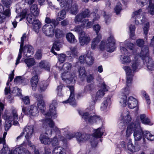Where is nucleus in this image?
Segmentation results:
<instances>
[{"mask_svg": "<svg viewBox=\"0 0 154 154\" xmlns=\"http://www.w3.org/2000/svg\"><path fill=\"white\" fill-rule=\"evenodd\" d=\"M140 118L142 123L147 125H153V123L150 122L149 119L146 117V115L144 114L140 115Z\"/></svg>", "mask_w": 154, "mask_h": 154, "instance_id": "72a5a7b5", "label": "nucleus"}, {"mask_svg": "<svg viewBox=\"0 0 154 154\" xmlns=\"http://www.w3.org/2000/svg\"><path fill=\"white\" fill-rule=\"evenodd\" d=\"M27 9L26 8L23 10L22 12L20 14H18L16 16V19L18 18H20L19 21H21L23 19L25 18L26 13H27Z\"/></svg>", "mask_w": 154, "mask_h": 154, "instance_id": "c03bdc74", "label": "nucleus"}, {"mask_svg": "<svg viewBox=\"0 0 154 154\" xmlns=\"http://www.w3.org/2000/svg\"><path fill=\"white\" fill-rule=\"evenodd\" d=\"M149 27V23L147 22L145 23L143 26V28L144 34H145L146 35L148 33Z\"/></svg>", "mask_w": 154, "mask_h": 154, "instance_id": "864d4df0", "label": "nucleus"}, {"mask_svg": "<svg viewBox=\"0 0 154 154\" xmlns=\"http://www.w3.org/2000/svg\"><path fill=\"white\" fill-rule=\"evenodd\" d=\"M84 18L82 17L80 13L79 14L75 16L74 20V22L76 24H79V22H82Z\"/></svg>", "mask_w": 154, "mask_h": 154, "instance_id": "8fccbe9b", "label": "nucleus"}, {"mask_svg": "<svg viewBox=\"0 0 154 154\" xmlns=\"http://www.w3.org/2000/svg\"><path fill=\"white\" fill-rule=\"evenodd\" d=\"M57 106L56 100H53L49 106V112L45 114L46 117L45 120L42 121L43 127L45 128L46 132L45 134H41L39 139L41 143L45 145L50 144L51 140V138L48 137L45 134L51 135L52 134V130H53L55 132H59V133L60 132L59 128L55 125L54 122L51 118V117L54 119L57 117L56 108Z\"/></svg>", "mask_w": 154, "mask_h": 154, "instance_id": "f257e3e1", "label": "nucleus"}, {"mask_svg": "<svg viewBox=\"0 0 154 154\" xmlns=\"http://www.w3.org/2000/svg\"><path fill=\"white\" fill-rule=\"evenodd\" d=\"M33 130L34 127L33 126H26L24 128L23 132L21 133L20 135L17 137V140H18L23 137L24 134H25V137L27 140L30 139L32 136Z\"/></svg>", "mask_w": 154, "mask_h": 154, "instance_id": "ddd939ff", "label": "nucleus"}, {"mask_svg": "<svg viewBox=\"0 0 154 154\" xmlns=\"http://www.w3.org/2000/svg\"><path fill=\"white\" fill-rule=\"evenodd\" d=\"M66 13L64 10H62L57 14V21H60L66 17Z\"/></svg>", "mask_w": 154, "mask_h": 154, "instance_id": "e433bc0d", "label": "nucleus"}, {"mask_svg": "<svg viewBox=\"0 0 154 154\" xmlns=\"http://www.w3.org/2000/svg\"><path fill=\"white\" fill-rule=\"evenodd\" d=\"M143 13L141 9L134 12L132 14L131 20L135 21V23L137 25L139 24V22L138 20L142 16Z\"/></svg>", "mask_w": 154, "mask_h": 154, "instance_id": "aec40b11", "label": "nucleus"}, {"mask_svg": "<svg viewBox=\"0 0 154 154\" xmlns=\"http://www.w3.org/2000/svg\"><path fill=\"white\" fill-rule=\"evenodd\" d=\"M61 47V45L59 42H55L53 44V46L52 48L51 52L54 54L56 55L57 54L54 51V49L57 51H59L60 48Z\"/></svg>", "mask_w": 154, "mask_h": 154, "instance_id": "79ce46f5", "label": "nucleus"}, {"mask_svg": "<svg viewBox=\"0 0 154 154\" xmlns=\"http://www.w3.org/2000/svg\"><path fill=\"white\" fill-rule=\"evenodd\" d=\"M42 54L41 50H38L37 51L35 55V59L39 60L42 58Z\"/></svg>", "mask_w": 154, "mask_h": 154, "instance_id": "774afa93", "label": "nucleus"}, {"mask_svg": "<svg viewBox=\"0 0 154 154\" xmlns=\"http://www.w3.org/2000/svg\"><path fill=\"white\" fill-rule=\"evenodd\" d=\"M126 75V87L122 90L120 93L119 100L120 105L122 107H125L127 103L128 107L133 109L137 106L138 102L137 100L132 96L129 97L127 101V96L130 92V89L131 87L132 78L134 72L138 71L139 68H124Z\"/></svg>", "mask_w": 154, "mask_h": 154, "instance_id": "f03ea898", "label": "nucleus"}, {"mask_svg": "<svg viewBox=\"0 0 154 154\" xmlns=\"http://www.w3.org/2000/svg\"><path fill=\"white\" fill-rule=\"evenodd\" d=\"M94 131L92 136V138L90 140L91 146L93 147H94L97 146L98 143L97 138L101 137L103 135L105 130L103 128H99L97 129H94Z\"/></svg>", "mask_w": 154, "mask_h": 154, "instance_id": "1a4fd4ad", "label": "nucleus"}, {"mask_svg": "<svg viewBox=\"0 0 154 154\" xmlns=\"http://www.w3.org/2000/svg\"><path fill=\"white\" fill-rule=\"evenodd\" d=\"M66 38L68 42L71 43H74L77 42V40L75 38L74 35L71 32L67 33Z\"/></svg>", "mask_w": 154, "mask_h": 154, "instance_id": "4c0bfd02", "label": "nucleus"}, {"mask_svg": "<svg viewBox=\"0 0 154 154\" xmlns=\"http://www.w3.org/2000/svg\"><path fill=\"white\" fill-rule=\"evenodd\" d=\"M102 38V35L101 34H97L96 38H94L92 42L91 48L95 49L97 45L98 44Z\"/></svg>", "mask_w": 154, "mask_h": 154, "instance_id": "7c9ffc66", "label": "nucleus"}, {"mask_svg": "<svg viewBox=\"0 0 154 154\" xmlns=\"http://www.w3.org/2000/svg\"><path fill=\"white\" fill-rule=\"evenodd\" d=\"M79 75L83 77L86 76L85 68H79Z\"/></svg>", "mask_w": 154, "mask_h": 154, "instance_id": "0e129e2a", "label": "nucleus"}, {"mask_svg": "<svg viewBox=\"0 0 154 154\" xmlns=\"http://www.w3.org/2000/svg\"><path fill=\"white\" fill-rule=\"evenodd\" d=\"M71 51L67 52V54H69L70 56L71 57L72 55L73 57L77 56V48L76 47H71L70 48Z\"/></svg>", "mask_w": 154, "mask_h": 154, "instance_id": "a18cd8bd", "label": "nucleus"}, {"mask_svg": "<svg viewBox=\"0 0 154 154\" xmlns=\"http://www.w3.org/2000/svg\"><path fill=\"white\" fill-rule=\"evenodd\" d=\"M37 16H34L33 14L31 13L28 14L26 18L27 21L29 23L31 24L32 23L33 21L34 20L35 17Z\"/></svg>", "mask_w": 154, "mask_h": 154, "instance_id": "4d7b16f0", "label": "nucleus"}, {"mask_svg": "<svg viewBox=\"0 0 154 154\" xmlns=\"http://www.w3.org/2000/svg\"><path fill=\"white\" fill-rule=\"evenodd\" d=\"M148 47L145 45L142 47L140 55V57L143 60L144 64H146L147 67L154 66V62L152 61L151 58L149 56Z\"/></svg>", "mask_w": 154, "mask_h": 154, "instance_id": "6e6552de", "label": "nucleus"}, {"mask_svg": "<svg viewBox=\"0 0 154 154\" xmlns=\"http://www.w3.org/2000/svg\"><path fill=\"white\" fill-rule=\"evenodd\" d=\"M31 84L33 90L35 91L36 89L37 84L38 81V76L35 75L32 77L31 79Z\"/></svg>", "mask_w": 154, "mask_h": 154, "instance_id": "473e14b6", "label": "nucleus"}, {"mask_svg": "<svg viewBox=\"0 0 154 154\" xmlns=\"http://www.w3.org/2000/svg\"><path fill=\"white\" fill-rule=\"evenodd\" d=\"M7 134V132H5L3 133L2 137H0V144L2 143L3 145L6 144L5 139Z\"/></svg>", "mask_w": 154, "mask_h": 154, "instance_id": "e2e57ef3", "label": "nucleus"}, {"mask_svg": "<svg viewBox=\"0 0 154 154\" xmlns=\"http://www.w3.org/2000/svg\"><path fill=\"white\" fill-rule=\"evenodd\" d=\"M135 26L134 25H131L129 27L130 33V37L132 38L134 35V32L135 30Z\"/></svg>", "mask_w": 154, "mask_h": 154, "instance_id": "bf43d9fd", "label": "nucleus"}, {"mask_svg": "<svg viewBox=\"0 0 154 154\" xmlns=\"http://www.w3.org/2000/svg\"><path fill=\"white\" fill-rule=\"evenodd\" d=\"M139 121H136L134 122V140L136 141L140 140L142 138L145 137L150 141L154 140V135L151 134L149 131H143L140 127Z\"/></svg>", "mask_w": 154, "mask_h": 154, "instance_id": "7ed1b4c3", "label": "nucleus"}, {"mask_svg": "<svg viewBox=\"0 0 154 154\" xmlns=\"http://www.w3.org/2000/svg\"><path fill=\"white\" fill-rule=\"evenodd\" d=\"M35 96L38 101L37 106L39 111L43 113L45 111V105L43 100L42 95L36 94L35 95Z\"/></svg>", "mask_w": 154, "mask_h": 154, "instance_id": "2eb2a0df", "label": "nucleus"}, {"mask_svg": "<svg viewBox=\"0 0 154 154\" xmlns=\"http://www.w3.org/2000/svg\"><path fill=\"white\" fill-rule=\"evenodd\" d=\"M127 146L128 150L132 152H135L138 150L136 149L135 147L133 146L130 140H129Z\"/></svg>", "mask_w": 154, "mask_h": 154, "instance_id": "de8ad7c7", "label": "nucleus"}, {"mask_svg": "<svg viewBox=\"0 0 154 154\" xmlns=\"http://www.w3.org/2000/svg\"><path fill=\"white\" fill-rule=\"evenodd\" d=\"M65 149L60 146L55 147L52 152V154H66Z\"/></svg>", "mask_w": 154, "mask_h": 154, "instance_id": "2f4dec72", "label": "nucleus"}, {"mask_svg": "<svg viewBox=\"0 0 154 154\" xmlns=\"http://www.w3.org/2000/svg\"><path fill=\"white\" fill-rule=\"evenodd\" d=\"M100 18V16L99 15L96 14L95 17L93 19L92 22L88 21V19H84L82 21L83 26L86 29L91 28L94 24V22L99 19Z\"/></svg>", "mask_w": 154, "mask_h": 154, "instance_id": "6ab92c4d", "label": "nucleus"}, {"mask_svg": "<svg viewBox=\"0 0 154 154\" xmlns=\"http://www.w3.org/2000/svg\"><path fill=\"white\" fill-rule=\"evenodd\" d=\"M45 22L47 23L46 24H49V25H53L54 26L58 24V22L55 19H51L49 17H46L45 20Z\"/></svg>", "mask_w": 154, "mask_h": 154, "instance_id": "37998d69", "label": "nucleus"}, {"mask_svg": "<svg viewBox=\"0 0 154 154\" xmlns=\"http://www.w3.org/2000/svg\"><path fill=\"white\" fill-rule=\"evenodd\" d=\"M55 35L57 38H59L63 35V32L58 29L55 30Z\"/></svg>", "mask_w": 154, "mask_h": 154, "instance_id": "680f3d73", "label": "nucleus"}, {"mask_svg": "<svg viewBox=\"0 0 154 154\" xmlns=\"http://www.w3.org/2000/svg\"><path fill=\"white\" fill-rule=\"evenodd\" d=\"M39 10L36 4L32 5L30 8V12L34 16H38L39 13Z\"/></svg>", "mask_w": 154, "mask_h": 154, "instance_id": "c9c22d12", "label": "nucleus"}, {"mask_svg": "<svg viewBox=\"0 0 154 154\" xmlns=\"http://www.w3.org/2000/svg\"><path fill=\"white\" fill-rule=\"evenodd\" d=\"M73 0H60L59 4L61 8L69 9L72 4Z\"/></svg>", "mask_w": 154, "mask_h": 154, "instance_id": "5701e85b", "label": "nucleus"}, {"mask_svg": "<svg viewBox=\"0 0 154 154\" xmlns=\"http://www.w3.org/2000/svg\"><path fill=\"white\" fill-rule=\"evenodd\" d=\"M100 88L101 89L97 92L95 96H93L92 97V102L94 104L98 100H100L104 96L105 92L108 91L110 88L105 84L104 82H103L100 86Z\"/></svg>", "mask_w": 154, "mask_h": 154, "instance_id": "9d476101", "label": "nucleus"}, {"mask_svg": "<svg viewBox=\"0 0 154 154\" xmlns=\"http://www.w3.org/2000/svg\"><path fill=\"white\" fill-rule=\"evenodd\" d=\"M79 114L82 117V118L85 121H88L90 124L100 121V117L96 115H91L90 116L88 112L82 113V112L79 111Z\"/></svg>", "mask_w": 154, "mask_h": 154, "instance_id": "9b49d317", "label": "nucleus"}, {"mask_svg": "<svg viewBox=\"0 0 154 154\" xmlns=\"http://www.w3.org/2000/svg\"><path fill=\"white\" fill-rule=\"evenodd\" d=\"M84 18L88 17L90 15V11L88 9H85L80 13Z\"/></svg>", "mask_w": 154, "mask_h": 154, "instance_id": "5fc2aeb1", "label": "nucleus"}, {"mask_svg": "<svg viewBox=\"0 0 154 154\" xmlns=\"http://www.w3.org/2000/svg\"><path fill=\"white\" fill-rule=\"evenodd\" d=\"M34 48L31 46L25 45L23 48L24 55L27 57H30L34 54Z\"/></svg>", "mask_w": 154, "mask_h": 154, "instance_id": "412c9836", "label": "nucleus"}, {"mask_svg": "<svg viewBox=\"0 0 154 154\" xmlns=\"http://www.w3.org/2000/svg\"><path fill=\"white\" fill-rule=\"evenodd\" d=\"M83 26V24L82 23L81 25L77 26L74 28V31L78 33L79 36H80L82 34L84 35L85 33V32L83 31V29L84 28V27Z\"/></svg>", "mask_w": 154, "mask_h": 154, "instance_id": "58836bf2", "label": "nucleus"}, {"mask_svg": "<svg viewBox=\"0 0 154 154\" xmlns=\"http://www.w3.org/2000/svg\"><path fill=\"white\" fill-rule=\"evenodd\" d=\"M33 29L36 33L38 32L39 29L41 27V23L38 20H34L33 21L32 23Z\"/></svg>", "mask_w": 154, "mask_h": 154, "instance_id": "c756f323", "label": "nucleus"}, {"mask_svg": "<svg viewBox=\"0 0 154 154\" xmlns=\"http://www.w3.org/2000/svg\"><path fill=\"white\" fill-rule=\"evenodd\" d=\"M91 135L86 134H82L80 132L75 133V138L79 143H81L87 140Z\"/></svg>", "mask_w": 154, "mask_h": 154, "instance_id": "a211bd4d", "label": "nucleus"}, {"mask_svg": "<svg viewBox=\"0 0 154 154\" xmlns=\"http://www.w3.org/2000/svg\"><path fill=\"white\" fill-rule=\"evenodd\" d=\"M94 59L90 51H88L86 54L85 58V62L89 65H92L93 63Z\"/></svg>", "mask_w": 154, "mask_h": 154, "instance_id": "cd10ccee", "label": "nucleus"}, {"mask_svg": "<svg viewBox=\"0 0 154 154\" xmlns=\"http://www.w3.org/2000/svg\"><path fill=\"white\" fill-rule=\"evenodd\" d=\"M65 130V131H66L68 130L67 128H62L60 129V130H59L60 131V133L59 132L56 131V135L55 136L54 138H53L52 139L51 138V140L50 142V143H51L52 146H55L57 145H58L59 144V141L58 140V139L57 138V134H60L61 133V131H63Z\"/></svg>", "mask_w": 154, "mask_h": 154, "instance_id": "393cba45", "label": "nucleus"}, {"mask_svg": "<svg viewBox=\"0 0 154 154\" xmlns=\"http://www.w3.org/2000/svg\"><path fill=\"white\" fill-rule=\"evenodd\" d=\"M27 146V143L24 142L14 150H11L9 154H30L29 151L26 149Z\"/></svg>", "mask_w": 154, "mask_h": 154, "instance_id": "f8f14e48", "label": "nucleus"}, {"mask_svg": "<svg viewBox=\"0 0 154 154\" xmlns=\"http://www.w3.org/2000/svg\"><path fill=\"white\" fill-rule=\"evenodd\" d=\"M24 62L28 67L32 66L36 64L35 60L33 58L25 59Z\"/></svg>", "mask_w": 154, "mask_h": 154, "instance_id": "ea45409f", "label": "nucleus"}, {"mask_svg": "<svg viewBox=\"0 0 154 154\" xmlns=\"http://www.w3.org/2000/svg\"><path fill=\"white\" fill-rule=\"evenodd\" d=\"M126 55H121L120 60L122 64L128 65L131 63V60L130 57Z\"/></svg>", "mask_w": 154, "mask_h": 154, "instance_id": "c85d7f7f", "label": "nucleus"}, {"mask_svg": "<svg viewBox=\"0 0 154 154\" xmlns=\"http://www.w3.org/2000/svg\"><path fill=\"white\" fill-rule=\"evenodd\" d=\"M49 83L47 81H43L40 82L39 84V91L40 92H44L47 89Z\"/></svg>", "mask_w": 154, "mask_h": 154, "instance_id": "f704fd0d", "label": "nucleus"}, {"mask_svg": "<svg viewBox=\"0 0 154 154\" xmlns=\"http://www.w3.org/2000/svg\"><path fill=\"white\" fill-rule=\"evenodd\" d=\"M26 38V34L24 33L23 34L21 38V42L19 49V53L18 56L16 61L15 65H17L20 63V60L22 57V54L23 51V48L24 45V42Z\"/></svg>", "mask_w": 154, "mask_h": 154, "instance_id": "f3484780", "label": "nucleus"}, {"mask_svg": "<svg viewBox=\"0 0 154 154\" xmlns=\"http://www.w3.org/2000/svg\"><path fill=\"white\" fill-rule=\"evenodd\" d=\"M66 55L65 54H59L58 57V58L59 62H58L57 63V67H62V66H58V64H60V63H63L65 60Z\"/></svg>", "mask_w": 154, "mask_h": 154, "instance_id": "a19ab883", "label": "nucleus"}, {"mask_svg": "<svg viewBox=\"0 0 154 154\" xmlns=\"http://www.w3.org/2000/svg\"><path fill=\"white\" fill-rule=\"evenodd\" d=\"M39 66L41 67H47L49 66V63L45 60H42L39 63Z\"/></svg>", "mask_w": 154, "mask_h": 154, "instance_id": "052dcab7", "label": "nucleus"}, {"mask_svg": "<svg viewBox=\"0 0 154 154\" xmlns=\"http://www.w3.org/2000/svg\"><path fill=\"white\" fill-rule=\"evenodd\" d=\"M71 68H60V71L61 72V77L64 81L66 83L69 84L74 82H75L76 79L75 72H73L71 75L69 74V71Z\"/></svg>", "mask_w": 154, "mask_h": 154, "instance_id": "423d86ee", "label": "nucleus"}, {"mask_svg": "<svg viewBox=\"0 0 154 154\" xmlns=\"http://www.w3.org/2000/svg\"><path fill=\"white\" fill-rule=\"evenodd\" d=\"M115 43V41L113 36L111 35L108 38L106 43L103 40L101 42L99 48L101 50L103 51L106 49L108 52H112L116 49Z\"/></svg>", "mask_w": 154, "mask_h": 154, "instance_id": "39448f33", "label": "nucleus"}, {"mask_svg": "<svg viewBox=\"0 0 154 154\" xmlns=\"http://www.w3.org/2000/svg\"><path fill=\"white\" fill-rule=\"evenodd\" d=\"M13 116H11L8 111L5 110L4 114L2 116L3 118L6 120V124L5 126V130L7 131L11 126V122L14 121L13 125H17L19 123L17 121L18 119V115L17 111L15 110L12 111Z\"/></svg>", "mask_w": 154, "mask_h": 154, "instance_id": "20e7f679", "label": "nucleus"}, {"mask_svg": "<svg viewBox=\"0 0 154 154\" xmlns=\"http://www.w3.org/2000/svg\"><path fill=\"white\" fill-rule=\"evenodd\" d=\"M9 150L8 147L6 145H3V147L1 150L2 153L3 154H5L7 153V152Z\"/></svg>", "mask_w": 154, "mask_h": 154, "instance_id": "338daca9", "label": "nucleus"}, {"mask_svg": "<svg viewBox=\"0 0 154 154\" xmlns=\"http://www.w3.org/2000/svg\"><path fill=\"white\" fill-rule=\"evenodd\" d=\"M42 31L46 36L52 37L54 34V31L52 25L45 24L43 27Z\"/></svg>", "mask_w": 154, "mask_h": 154, "instance_id": "dca6fc26", "label": "nucleus"}, {"mask_svg": "<svg viewBox=\"0 0 154 154\" xmlns=\"http://www.w3.org/2000/svg\"><path fill=\"white\" fill-rule=\"evenodd\" d=\"M122 5L120 3L118 2L114 8V11L117 14H119L122 10Z\"/></svg>", "mask_w": 154, "mask_h": 154, "instance_id": "603ef678", "label": "nucleus"}, {"mask_svg": "<svg viewBox=\"0 0 154 154\" xmlns=\"http://www.w3.org/2000/svg\"><path fill=\"white\" fill-rule=\"evenodd\" d=\"M123 120V122H120L119 125V127L120 128V126H122V129H125L126 127L125 125L126 124H128L126 131V136L127 137H129L132 134V131H134V123L132 122L129 124L131 120V118L129 115H127Z\"/></svg>", "mask_w": 154, "mask_h": 154, "instance_id": "0eeeda50", "label": "nucleus"}, {"mask_svg": "<svg viewBox=\"0 0 154 154\" xmlns=\"http://www.w3.org/2000/svg\"><path fill=\"white\" fill-rule=\"evenodd\" d=\"M27 111L30 116H36L38 114V111L35 106H29Z\"/></svg>", "mask_w": 154, "mask_h": 154, "instance_id": "b1692460", "label": "nucleus"}, {"mask_svg": "<svg viewBox=\"0 0 154 154\" xmlns=\"http://www.w3.org/2000/svg\"><path fill=\"white\" fill-rule=\"evenodd\" d=\"M79 42L81 45H87L90 41L89 37L85 33L84 35L82 34L79 36Z\"/></svg>", "mask_w": 154, "mask_h": 154, "instance_id": "4be33fe9", "label": "nucleus"}, {"mask_svg": "<svg viewBox=\"0 0 154 154\" xmlns=\"http://www.w3.org/2000/svg\"><path fill=\"white\" fill-rule=\"evenodd\" d=\"M66 87L69 89L70 94L69 98L67 100L63 102V103H69L70 105L75 107L76 105V103L74 98V87L69 85L67 86Z\"/></svg>", "mask_w": 154, "mask_h": 154, "instance_id": "4468645a", "label": "nucleus"}, {"mask_svg": "<svg viewBox=\"0 0 154 154\" xmlns=\"http://www.w3.org/2000/svg\"><path fill=\"white\" fill-rule=\"evenodd\" d=\"M70 9V11L71 14H73L75 15L78 12V6L75 4L72 5L69 8Z\"/></svg>", "mask_w": 154, "mask_h": 154, "instance_id": "49530a36", "label": "nucleus"}, {"mask_svg": "<svg viewBox=\"0 0 154 154\" xmlns=\"http://www.w3.org/2000/svg\"><path fill=\"white\" fill-rule=\"evenodd\" d=\"M141 93L143 96L145 97L147 104H150L151 102L148 94L144 90L141 91Z\"/></svg>", "mask_w": 154, "mask_h": 154, "instance_id": "3c124183", "label": "nucleus"}, {"mask_svg": "<svg viewBox=\"0 0 154 154\" xmlns=\"http://www.w3.org/2000/svg\"><path fill=\"white\" fill-rule=\"evenodd\" d=\"M111 99L109 98H105V100L102 103L100 107V109L102 111H105L106 110L108 105H110Z\"/></svg>", "mask_w": 154, "mask_h": 154, "instance_id": "bb28decb", "label": "nucleus"}, {"mask_svg": "<svg viewBox=\"0 0 154 154\" xmlns=\"http://www.w3.org/2000/svg\"><path fill=\"white\" fill-rule=\"evenodd\" d=\"M149 12L151 15H154V4L149 2V7L147 8Z\"/></svg>", "mask_w": 154, "mask_h": 154, "instance_id": "6e6d98bb", "label": "nucleus"}, {"mask_svg": "<svg viewBox=\"0 0 154 154\" xmlns=\"http://www.w3.org/2000/svg\"><path fill=\"white\" fill-rule=\"evenodd\" d=\"M95 88L94 85L93 84H90L85 86L84 89V91L85 92H91L93 91Z\"/></svg>", "mask_w": 154, "mask_h": 154, "instance_id": "09e8293b", "label": "nucleus"}, {"mask_svg": "<svg viewBox=\"0 0 154 154\" xmlns=\"http://www.w3.org/2000/svg\"><path fill=\"white\" fill-rule=\"evenodd\" d=\"M148 1L149 0H136L137 3L142 7L146 5Z\"/></svg>", "mask_w": 154, "mask_h": 154, "instance_id": "13d9d810", "label": "nucleus"}, {"mask_svg": "<svg viewBox=\"0 0 154 154\" xmlns=\"http://www.w3.org/2000/svg\"><path fill=\"white\" fill-rule=\"evenodd\" d=\"M2 2L3 4L7 8L9 7L11 2V0H2Z\"/></svg>", "mask_w": 154, "mask_h": 154, "instance_id": "69168bd1", "label": "nucleus"}, {"mask_svg": "<svg viewBox=\"0 0 154 154\" xmlns=\"http://www.w3.org/2000/svg\"><path fill=\"white\" fill-rule=\"evenodd\" d=\"M73 137H75V134H67L66 136V138H64L63 137L59 135L58 139L62 141L64 143H66L67 142V139L70 140Z\"/></svg>", "mask_w": 154, "mask_h": 154, "instance_id": "a878e982", "label": "nucleus"}]
</instances>
